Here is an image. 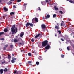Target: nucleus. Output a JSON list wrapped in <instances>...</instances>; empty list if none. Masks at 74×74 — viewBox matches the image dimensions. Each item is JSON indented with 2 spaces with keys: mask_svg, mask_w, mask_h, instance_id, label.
<instances>
[{
  "mask_svg": "<svg viewBox=\"0 0 74 74\" xmlns=\"http://www.w3.org/2000/svg\"><path fill=\"white\" fill-rule=\"evenodd\" d=\"M15 25H14L11 29V32L13 34H16L18 32V29L16 27L15 29Z\"/></svg>",
  "mask_w": 74,
  "mask_h": 74,
  "instance_id": "nucleus-1",
  "label": "nucleus"
},
{
  "mask_svg": "<svg viewBox=\"0 0 74 74\" xmlns=\"http://www.w3.org/2000/svg\"><path fill=\"white\" fill-rule=\"evenodd\" d=\"M48 41L47 40L44 41L42 43V47H45L48 44Z\"/></svg>",
  "mask_w": 74,
  "mask_h": 74,
  "instance_id": "nucleus-2",
  "label": "nucleus"
},
{
  "mask_svg": "<svg viewBox=\"0 0 74 74\" xmlns=\"http://www.w3.org/2000/svg\"><path fill=\"white\" fill-rule=\"evenodd\" d=\"M21 71H18L17 70H15L14 72V74H21Z\"/></svg>",
  "mask_w": 74,
  "mask_h": 74,
  "instance_id": "nucleus-3",
  "label": "nucleus"
},
{
  "mask_svg": "<svg viewBox=\"0 0 74 74\" xmlns=\"http://www.w3.org/2000/svg\"><path fill=\"white\" fill-rule=\"evenodd\" d=\"M45 49H49V48H51V46H50V44H48L46 47H45Z\"/></svg>",
  "mask_w": 74,
  "mask_h": 74,
  "instance_id": "nucleus-4",
  "label": "nucleus"
},
{
  "mask_svg": "<svg viewBox=\"0 0 74 74\" xmlns=\"http://www.w3.org/2000/svg\"><path fill=\"white\" fill-rule=\"evenodd\" d=\"M45 18L43 17V19H48V18H50V15L47 14V15L46 17L45 16Z\"/></svg>",
  "mask_w": 74,
  "mask_h": 74,
  "instance_id": "nucleus-5",
  "label": "nucleus"
},
{
  "mask_svg": "<svg viewBox=\"0 0 74 74\" xmlns=\"http://www.w3.org/2000/svg\"><path fill=\"white\" fill-rule=\"evenodd\" d=\"M41 26L42 29H44L46 28V26H45V25L44 24H42L41 25Z\"/></svg>",
  "mask_w": 74,
  "mask_h": 74,
  "instance_id": "nucleus-6",
  "label": "nucleus"
},
{
  "mask_svg": "<svg viewBox=\"0 0 74 74\" xmlns=\"http://www.w3.org/2000/svg\"><path fill=\"white\" fill-rule=\"evenodd\" d=\"M26 5L25 3L23 5V6H24V7H23V11H24V10H26Z\"/></svg>",
  "mask_w": 74,
  "mask_h": 74,
  "instance_id": "nucleus-7",
  "label": "nucleus"
},
{
  "mask_svg": "<svg viewBox=\"0 0 74 74\" xmlns=\"http://www.w3.org/2000/svg\"><path fill=\"white\" fill-rule=\"evenodd\" d=\"M29 64V65H32V61H29L28 62V63H27V64Z\"/></svg>",
  "mask_w": 74,
  "mask_h": 74,
  "instance_id": "nucleus-8",
  "label": "nucleus"
},
{
  "mask_svg": "<svg viewBox=\"0 0 74 74\" xmlns=\"http://www.w3.org/2000/svg\"><path fill=\"white\" fill-rule=\"evenodd\" d=\"M27 23L26 25V27H28L29 26H30V23L29 22H27Z\"/></svg>",
  "mask_w": 74,
  "mask_h": 74,
  "instance_id": "nucleus-9",
  "label": "nucleus"
},
{
  "mask_svg": "<svg viewBox=\"0 0 74 74\" xmlns=\"http://www.w3.org/2000/svg\"><path fill=\"white\" fill-rule=\"evenodd\" d=\"M3 69H0V74H2L3 73Z\"/></svg>",
  "mask_w": 74,
  "mask_h": 74,
  "instance_id": "nucleus-10",
  "label": "nucleus"
},
{
  "mask_svg": "<svg viewBox=\"0 0 74 74\" xmlns=\"http://www.w3.org/2000/svg\"><path fill=\"white\" fill-rule=\"evenodd\" d=\"M23 35H24V33L23 32L21 33L20 35V37H22L23 36Z\"/></svg>",
  "mask_w": 74,
  "mask_h": 74,
  "instance_id": "nucleus-11",
  "label": "nucleus"
},
{
  "mask_svg": "<svg viewBox=\"0 0 74 74\" xmlns=\"http://www.w3.org/2000/svg\"><path fill=\"white\" fill-rule=\"evenodd\" d=\"M3 9L5 11H8V9L6 8V7H4L3 8Z\"/></svg>",
  "mask_w": 74,
  "mask_h": 74,
  "instance_id": "nucleus-12",
  "label": "nucleus"
},
{
  "mask_svg": "<svg viewBox=\"0 0 74 74\" xmlns=\"http://www.w3.org/2000/svg\"><path fill=\"white\" fill-rule=\"evenodd\" d=\"M40 34H39L38 35H37L35 36V38H38L39 36H40Z\"/></svg>",
  "mask_w": 74,
  "mask_h": 74,
  "instance_id": "nucleus-13",
  "label": "nucleus"
},
{
  "mask_svg": "<svg viewBox=\"0 0 74 74\" xmlns=\"http://www.w3.org/2000/svg\"><path fill=\"white\" fill-rule=\"evenodd\" d=\"M55 28L57 29V31H58V30H59V26H55Z\"/></svg>",
  "mask_w": 74,
  "mask_h": 74,
  "instance_id": "nucleus-14",
  "label": "nucleus"
},
{
  "mask_svg": "<svg viewBox=\"0 0 74 74\" xmlns=\"http://www.w3.org/2000/svg\"><path fill=\"white\" fill-rule=\"evenodd\" d=\"M58 31L57 33H59V34H61V33H62V31H60V30H58Z\"/></svg>",
  "mask_w": 74,
  "mask_h": 74,
  "instance_id": "nucleus-15",
  "label": "nucleus"
},
{
  "mask_svg": "<svg viewBox=\"0 0 74 74\" xmlns=\"http://www.w3.org/2000/svg\"><path fill=\"white\" fill-rule=\"evenodd\" d=\"M3 71H5V72H7V71H8V69H7V68H6L3 70Z\"/></svg>",
  "mask_w": 74,
  "mask_h": 74,
  "instance_id": "nucleus-16",
  "label": "nucleus"
},
{
  "mask_svg": "<svg viewBox=\"0 0 74 74\" xmlns=\"http://www.w3.org/2000/svg\"><path fill=\"white\" fill-rule=\"evenodd\" d=\"M36 11H38V10H39L40 11H41V8L40 7H39L38 8V9H36Z\"/></svg>",
  "mask_w": 74,
  "mask_h": 74,
  "instance_id": "nucleus-17",
  "label": "nucleus"
},
{
  "mask_svg": "<svg viewBox=\"0 0 74 74\" xmlns=\"http://www.w3.org/2000/svg\"><path fill=\"white\" fill-rule=\"evenodd\" d=\"M11 62L12 63H14L15 62V61L13 60H11Z\"/></svg>",
  "mask_w": 74,
  "mask_h": 74,
  "instance_id": "nucleus-18",
  "label": "nucleus"
},
{
  "mask_svg": "<svg viewBox=\"0 0 74 74\" xmlns=\"http://www.w3.org/2000/svg\"><path fill=\"white\" fill-rule=\"evenodd\" d=\"M38 59L40 60H42V58L41 56H39V57L38 58Z\"/></svg>",
  "mask_w": 74,
  "mask_h": 74,
  "instance_id": "nucleus-19",
  "label": "nucleus"
},
{
  "mask_svg": "<svg viewBox=\"0 0 74 74\" xmlns=\"http://www.w3.org/2000/svg\"><path fill=\"white\" fill-rule=\"evenodd\" d=\"M12 2H9L7 3L8 4V5H10L11 4H12Z\"/></svg>",
  "mask_w": 74,
  "mask_h": 74,
  "instance_id": "nucleus-20",
  "label": "nucleus"
},
{
  "mask_svg": "<svg viewBox=\"0 0 74 74\" xmlns=\"http://www.w3.org/2000/svg\"><path fill=\"white\" fill-rule=\"evenodd\" d=\"M14 41L15 42H18V40L16 39H14Z\"/></svg>",
  "mask_w": 74,
  "mask_h": 74,
  "instance_id": "nucleus-21",
  "label": "nucleus"
},
{
  "mask_svg": "<svg viewBox=\"0 0 74 74\" xmlns=\"http://www.w3.org/2000/svg\"><path fill=\"white\" fill-rule=\"evenodd\" d=\"M54 8L55 9V10L56 11H57L58 10V8L56 7V6H54Z\"/></svg>",
  "mask_w": 74,
  "mask_h": 74,
  "instance_id": "nucleus-22",
  "label": "nucleus"
},
{
  "mask_svg": "<svg viewBox=\"0 0 74 74\" xmlns=\"http://www.w3.org/2000/svg\"><path fill=\"white\" fill-rule=\"evenodd\" d=\"M35 21H36V22H38V19H37V18H35Z\"/></svg>",
  "mask_w": 74,
  "mask_h": 74,
  "instance_id": "nucleus-23",
  "label": "nucleus"
},
{
  "mask_svg": "<svg viewBox=\"0 0 74 74\" xmlns=\"http://www.w3.org/2000/svg\"><path fill=\"white\" fill-rule=\"evenodd\" d=\"M19 44L20 45H21L22 44H23V45L24 44V42H23V41H22V43H19Z\"/></svg>",
  "mask_w": 74,
  "mask_h": 74,
  "instance_id": "nucleus-24",
  "label": "nucleus"
},
{
  "mask_svg": "<svg viewBox=\"0 0 74 74\" xmlns=\"http://www.w3.org/2000/svg\"><path fill=\"white\" fill-rule=\"evenodd\" d=\"M36 64L37 65H39V64H40V62H38V61H37L36 62Z\"/></svg>",
  "mask_w": 74,
  "mask_h": 74,
  "instance_id": "nucleus-25",
  "label": "nucleus"
},
{
  "mask_svg": "<svg viewBox=\"0 0 74 74\" xmlns=\"http://www.w3.org/2000/svg\"><path fill=\"white\" fill-rule=\"evenodd\" d=\"M4 31L5 32H8V29L7 28H5L4 30Z\"/></svg>",
  "mask_w": 74,
  "mask_h": 74,
  "instance_id": "nucleus-26",
  "label": "nucleus"
},
{
  "mask_svg": "<svg viewBox=\"0 0 74 74\" xmlns=\"http://www.w3.org/2000/svg\"><path fill=\"white\" fill-rule=\"evenodd\" d=\"M12 60H16V58L15 57H12Z\"/></svg>",
  "mask_w": 74,
  "mask_h": 74,
  "instance_id": "nucleus-27",
  "label": "nucleus"
},
{
  "mask_svg": "<svg viewBox=\"0 0 74 74\" xmlns=\"http://www.w3.org/2000/svg\"><path fill=\"white\" fill-rule=\"evenodd\" d=\"M5 61H3L2 62H1L2 63V64H4V63H5Z\"/></svg>",
  "mask_w": 74,
  "mask_h": 74,
  "instance_id": "nucleus-28",
  "label": "nucleus"
},
{
  "mask_svg": "<svg viewBox=\"0 0 74 74\" xmlns=\"http://www.w3.org/2000/svg\"><path fill=\"white\" fill-rule=\"evenodd\" d=\"M67 50H68V51H70V48L68 46L67 47Z\"/></svg>",
  "mask_w": 74,
  "mask_h": 74,
  "instance_id": "nucleus-29",
  "label": "nucleus"
},
{
  "mask_svg": "<svg viewBox=\"0 0 74 74\" xmlns=\"http://www.w3.org/2000/svg\"><path fill=\"white\" fill-rule=\"evenodd\" d=\"M10 15H14V12H11L10 13Z\"/></svg>",
  "mask_w": 74,
  "mask_h": 74,
  "instance_id": "nucleus-30",
  "label": "nucleus"
},
{
  "mask_svg": "<svg viewBox=\"0 0 74 74\" xmlns=\"http://www.w3.org/2000/svg\"><path fill=\"white\" fill-rule=\"evenodd\" d=\"M4 34V32H0V36H1L2 34Z\"/></svg>",
  "mask_w": 74,
  "mask_h": 74,
  "instance_id": "nucleus-31",
  "label": "nucleus"
},
{
  "mask_svg": "<svg viewBox=\"0 0 74 74\" xmlns=\"http://www.w3.org/2000/svg\"><path fill=\"white\" fill-rule=\"evenodd\" d=\"M10 48H14V47L13 46V45H10Z\"/></svg>",
  "mask_w": 74,
  "mask_h": 74,
  "instance_id": "nucleus-32",
  "label": "nucleus"
},
{
  "mask_svg": "<svg viewBox=\"0 0 74 74\" xmlns=\"http://www.w3.org/2000/svg\"><path fill=\"white\" fill-rule=\"evenodd\" d=\"M41 3L42 5H44V4L45 3V2H41Z\"/></svg>",
  "mask_w": 74,
  "mask_h": 74,
  "instance_id": "nucleus-33",
  "label": "nucleus"
},
{
  "mask_svg": "<svg viewBox=\"0 0 74 74\" xmlns=\"http://www.w3.org/2000/svg\"><path fill=\"white\" fill-rule=\"evenodd\" d=\"M29 26H31V27H33V24H31V23H30Z\"/></svg>",
  "mask_w": 74,
  "mask_h": 74,
  "instance_id": "nucleus-34",
  "label": "nucleus"
},
{
  "mask_svg": "<svg viewBox=\"0 0 74 74\" xmlns=\"http://www.w3.org/2000/svg\"><path fill=\"white\" fill-rule=\"evenodd\" d=\"M55 17H56V14H54L53 15V18H55Z\"/></svg>",
  "mask_w": 74,
  "mask_h": 74,
  "instance_id": "nucleus-35",
  "label": "nucleus"
},
{
  "mask_svg": "<svg viewBox=\"0 0 74 74\" xmlns=\"http://www.w3.org/2000/svg\"><path fill=\"white\" fill-rule=\"evenodd\" d=\"M61 57L62 58H64V55L62 54L61 55Z\"/></svg>",
  "mask_w": 74,
  "mask_h": 74,
  "instance_id": "nucleus-36",
  "label": "nucleus"
},
{
  "mask_svg": "<svg viewBox=\"0 0 74 74\" xmlns=\"http://www.w3.org/2000/svg\"><path fill=\"white\" fill-rule=\"evenodd\" d=\"M28 56H32V54L30 53H28Z\"/></svg>",
  "mask_w": 74,
  "mask_h": 74,
  "instance_id": "nucleus-37",
  "label": "nucleus"
},
{
  "mask_svg": "<svg viewBox=\"0 0 74 74\" xmlns=\"http://www.w3.org/2000/svg\"><path fill=\"white\" fill-rule=\"evenodd\" d=\"M59 13H60L61 14H63V12H62V11H59Z\"/></svg>",
  "mask_w": 74,
  "mask_h": 74,
  "instance_id": "nucleus-38",
  "label": "nucleus"
},
{
  "mask_svg": "<svg viewBox=\"0 0 74 74\" xmlns=\"http://www.w3.org/2000/svg\"><path fill=\"white\" fill-rule=\"evenodd\" d=\"M8 58H9V59H11V56H9L8 57Z\"/></svg>",
  "mask_w": 74,
  "mask_h": 74,
  "instance_id": "nucleus-39",
  "label": "nucleus"
},
{
  "mask_svg": "<svg viewBox=\"0 0 74 74\" xmlns=\"http://www.w3.org/2000/svg\"><path fill=\"white\" fill-rule=\"evenodd\" d=\"M6 48H7V47H4L3 48L4 50H6Z\"/></svg>",
  "mask_w": 74,
  "mask_h": 74,
  "instance_id": "nucleus-40",
  "label": "nucleus"
},
{
  "mask_svg": "<svg viewBox=\"0 0 74 74\" xmlns=\"http://www.w3.org/2000/svg\"><path fill=\"white\" fill-rule=\"evenodd\" d=\"M69 1L70 3H73V1L72 0Z\"/></svg>",
  "mask_w": 74,
  "mask_h": 74,
  "instance_id": "nucleus-41",
  "label": "nucleus"
},
{
  "mask_svg": "<svg viewBox=\"0 0 74 74\" xmlns=\"http://www.w3.org/2000/svg\"><path fill=\"white\" fill-rule=\"evenodd\" d=\"M31 41L32 42H34V40L33 39H32L31 40Z\"/></svg>",
  "mask_w": 74,
  "mask_h": 74,
  "instance_id": "nucleus-42",
  "label": "nucleus"
},
{
  "mask_svg": "<svg viewBox=\"0 0 74 74\" xmlns=\"http://www.w3.org/2000/svg\"><path fill=\"white\" fill-rule=\"evenodd\" d=\"M13 8H16V7L15 5H13Z\"/></svg>",
  "mask_w": 74,
  "mask_h": 74,
  "instance_id": "nucleus-43",
  "label": "nucleus"
},
{
  "mask_svg": "<svg viewBox=\"0 0 74 74\" xmlns=\"http://www.w3.org/2000/svg\"><path fill=\"white\" fill-rule=\"evenodd\" d=\"M22 1V0H17V2H21Z\"/></svg>",
  "mask_w": 74,
  "mask_h": 74,
  "instance_id": "nucleus-44",
  "label": "nucleus"
},
{
  "mask_svg": "<svg viewBox=\"0 0 74 74\" xmlns=\"http://www.w3.org/2000/svg\"><path fill=\"white\" fill-rule=\"evenodd\" d=\"M57 26H59V24L58 23H57Z\"/></svg>",
  "mask_w": 74,
  "mask_h": 74,
  "instance_id": "nucleus-45",
  "label": "nucleus"
},
{
  "mask_svg": "<svg viewBox=\"0 0 74 74\" xmlns=\"http://www.w3.org/2000/svg\"><path fill=\"white\" fill-rule=\"evenodd\" d=\"M61 40L62 41H64V39H63L61 38Z\"/></svg>",
  "mask_w": 74,
  "mask_h": 74,
  "instance_id": "nucleus-46",
  "label": "nucleus"
},
{
  "mask_svg": "<svg viewBox=\"0 0 74 74\" xmlns=\"http://www.w3.org/2000/svg\"><path fill=\"white\" fill-rule=\"evenodd\" d=\"M8 46V45H5V47H6V48Z\"/></svg>",
  "mask_w": 74,
  "mask_h": 74,
  "instance_id": "nucleus-47",
  "label": "nucleus"
},
{
  "mask_svg": "<svg viewBox=\"0 0 74 74\" xmlns=\"http://www.w3.org/2000/svg\"><path fill=\"white\" fill-rule=\"evenodd\" d=\"M61 26H63V23H61Z\"/></svg>",
  "mask_w": 74,
  "mask_h": 74,
  "instance_id": "nucleus-48",
  "label": "nucleus"
},
{
  "mask_svg": "<svg viewBox=\"0 0 74 74\" xmlns=\"http://www.w3.org/2000/svg\"><path fill=\"white\" fill-rule=\"evenodd\" d=\"M46 3H48V0H46Z\"/></svg>",
  "mask_w": 74,
  "mask_h": 74,
  "instance_id": "nucleus-49",
  "label": "nucleus"
},
{
  "mask_svg": "<svg viewBox=\"0 0 74 74\" xmlns=\"http://www.w3.org/2000/svg\"><path fill=\"white\" fill-rule=\"evenodd\" d=\"M6 17V15H5V16H3V18H4V17Z\"/></svg>",
  "mask_w": 74,
  "mask_h": 74,
  "instance_id": "nucleus-50",
  "label": "nucleus"
},
{
  "mask_svg": "<svg viewBox=\"0 0 74 74\" xmlns=\"http://www.w3.org/2000/svg\"><path fill=\"white\" fill-rule=\"evenodd\" d=\"M1 40H2V41H3V40H4V38H2L1 39Z\"/></svg>",
  "mask_w": 74,
  "mask_h": 74,
  "instance_id": "nucleus-51",
  "label": "nucleus"
},
{
  "mask_svg": "<svg viewBox=\"0 0 74 74\" xmlns=\"http://www.w3.org/2000/svg\"><path fill=\"white\" fill-rule=\"evenodd\" d=\"M55 36L56 37H57V34H55Z\"/></svg>",
  "mask_w": 74,
  "mask_h": 74,
  "instance_id": "nucleus-52",
  "label": "nucleus"
},
{
  "mask_svg": "<svg viewBox=\"0 0 74 74\" xmlns=\"http://www.w3.org/2000/svg\"><path fill=\"white\" fill-rule=\"evenodd\" d=\"M47 50H45V52H47Z\"/></svg>",
  "mask_w": 74,
  "mask_h": 74,
  "instance_id": "nucleus-53",
  "label": "nucleus"
},
{
  "mask_svg": "<svg viewBox=\"0 0 74 74\" xmlns=\"http://www.w3.org/2000/svg\"><path fill=\"white\" fill-rule=\"evenodd\" d=\"M60 8H62V9H63V8L62 7H60Z\"/></svg>",
  "mask_w": 74,
  "mask_h": 74,
  "instance_id": "nucleus-54",
  "label": "nucleus"
},
{
  "mask_svg": "<svg viewBox=\"0 0 74 74\" xmlns=\"http://www.w3.org/2000/svg\"><path fill=\"white\" fill-rule=\"evenodd\" d=\"M12 56H14V54H12Z\"/></svg>",
  "mask_w": 74,
  "mask_h": 74,
  "instance_id": "nucleus-55",
  "label": "nucleus"
},
{
  "mask_svg": "<svg viewBox=\"0 0 74 74\" xmlns=\"http://www.w3.org/2000/svg\"><path fill=\"white\" fill-rule=\"evenodd\" d=\"M32 23H33V19L32 20Z\"/></svg>",
  "mask_w": 74,
  "mask_h": 74,
  "instance_id": "nucleus-56",
  "label": "nucleus"
},
{
  "mask_svg": "<svg viewBox=\"0 0 74 74\" xmlns=\"http://www.w3.org/2000/svg\"><path fill=\"white\" fill-rule=\"evenodd\" d=\"M22 63H19V64L21 65V64Z\"/></svg>",
  "mask_w": 74,
  "mask_h": 74,
  "instance_id": "nucleus-57",
  "label": "nucleus"
},
{
  "mask_svg": "<svg viewBox=\"0 0 74 74\" xmlns=\"http://www.w3.org/2000/svg\"><path fill=\"white\" fill-rule=\"evenodd\" d=\"M16 37H17V38H18V36H16Z\"/></svg>",
  "mask_w": 74,
  "mask_h": 74,
  "instance_id": "nucleus-58",
  "label": "nucleus"
},
{
  "mask_svg": "<svg viewBox=\"0 0 74 74\" xmlns=\"http://www.w3.org/2000/svg\"><path fill=\"white\" fill-rule=\"evenodd\" d=\"M49 44H50V45L51 44V42H49Z\"/></svg>",
  "mask_w": 74,
  "mask_h": 74,
  "instance_id": "nucleus-59",
  "label": "nucleus"
},
{
  "mask_svg": "<svg viewBox=\"0 0 74 74\" xmlns=\"http://www.w3.org/2000/svg\"><path fill=\"white\" fill-rule=\"evenodd\" d=\"M10 1H14V0H10Z\"/></svg>",
  "mask_w": 74,
  "mask_h": 74,
  "instance_id": "nucleus-60",
  "label": "nucleus"
},
{
  "mask_svg": "<svg viewBox=\"0 0 74 74\" xmlns=\"http://www.w3.org/2000/svg\"><path fill=\"white\" fill-rule=\"evenodd\" d=\"M62 22H63V23H64V22H63V21H62Z\"/></svg>",
  "mask_w": 74,
  "mask_h": 74,
  "instance_id": "nucleus-61",
  "label": "nucleus"
},
{
  "mask_svg": "<svg viewBox=\"0 0 74 74\" xmlns=\"http://www.w3.org/2000/svg\"><path fill=\"white\" fill-rule=\"evenodd\" d=\"M72 53L73 54V55L74 56V53Z\"/></svg>",
  "mask_w": 74,
  "mask_h": 74,
  "instance_id": "nucleus-62",
  "label": "nucleus"
},
{
  "mask_svg": "<svg viewBox=\"0 0 74 74\" xmlns=\"http://www.w3.org/2000/svg\"><path fill=\"white\" fill-rule=\"evenodd\" d=\"M60 42V44H61V42Z\"/></svg>",
  "mask_w": 74,
  "mask_h": 74,
  "instance_id": "nucleus-63",
  "label": "nucleus"
},
{
  "mask_svg": "<svg viewBox=\"0 0 74 74\" xmlns=\"http://www.w3.org/2000/svg\"><path fill=\"white\" fill-rule=\"evenodd\" d=\"M34 53H36V52H34Z\"/></svg>",
  "mask_w": 74,
  "mask_h": 74,
  "instance_id": "nucleus-64",
  "label": "nucleus"
}]
</instances>
